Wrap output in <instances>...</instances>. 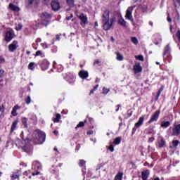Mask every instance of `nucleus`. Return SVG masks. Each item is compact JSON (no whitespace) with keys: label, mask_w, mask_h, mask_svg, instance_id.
<instances>
[{"label":"nucleus","mask_w":180,"mask_h":180,"mask_svg":"<svg viewBox=\"0 0 180 180\" xmlns=\"http://www.w3.org/2000/svg\"><path fill=\"white\" fill-rule=\"evenodd\" d=\"M110 11L109 10H105L103 11L102 15L103 21V29L104 30H110L115 23V18H110Z\"/></svg>","instance_id":"f257e3e1"},{"label":"nucleus","mask_w":180,"mask_h":180,"mask_svg":"<svg viewBox=\"0 0 180 180\" xmlns=\"http://www.w3.org/2000/svg\"><path fill=\"white\" fill-rule=\"evenodd\" d=\"M33 139L36 144H43L46 140V134L40 130H37L33 134Z\"/></svg>","instance_id":"f03ea898"},{"label":"nucleus","mask_w":180,"mask_h":180,"mask_svg":"<svg viewBox=\"0 0 180 180\" xmlns=\"http://www.w3.org/2000/svg\"><path fill=\"white\" fill-rule=\"evenodd\" d=\"M136 8V6H129L127 8L125 14V19L127 20H130V22H133L134 20L133 19V10Z\"/></svg>","instance_id":"7ed1b4c3"},{"label":"nucleus","mask_w":180,"mask_h":180,"mask_svg":"<svg viewBox=\"0 0 180 180\" xmlns=\"http://www.w3.org/2000/svg\"><path fill=\"white\" fill-rule=\"evenodd\" d=\"M77 17L80 20V25L82 27H85L86 25H88V17L84 13L77 14Z\"/></svg>","instance_id":"20e7f679"},{"label":"nucleus","mask_w":180,"mask_h":180,"mask_svg":"<svg viewBox=\"0 0 180 180\" xmlns=\"http://www.w3.org/2000/svg\"><path fill=\"white\" fill-rule=\"evenodd\" d=\"M40 18L41 20L43 21L42 23L45 26H47L49 25V19L51 18V15L47 12H44L40 15Z\"/></svg>","instance_id":"39448f33"},{"label":"nucleus","mask_w":180,"mask_h":180,"mask_svg":"<svg viewBox=\"0 0 180 180\" xmlns=\"http://www.w3.org/2000/svg\"><path fill=\"white\" fill-rule=\"evenodd\" d=\"M13 37H15V34L13 33V30H10L6 32V36H5L6 41H11V40H12Z\"/></svg>","instance_id":"423d86ee"},{"label":"nucleus","mask_w":180,"mask_h":180,"mask_svg":"<svg viewBox=\"0 0 180 180\" xmlns=\"http://www.w3.org/2000/svg\"><path fill=\"white\" fill-rule=\"evenodd\" d=\"M51 8L53 11H55V12H57L60 9V3L58 2V0H52L51 3Z\"/></svg>","instance_id":"0eeeda50"},{"label":"nucleus","mask_w":180,"mask_h":180,"mask_svg":"<svg viewBox=\"0 0 180 180\" xmlns=\"http://www.w3.org/2000/svg\"><path fill=\"white\" fill-rule=\"evenodd\" d=\"M134 74H139L143 71V68H141V64L140 63H135L133 67Z\"/></svg>","instance_id":"6e6552de"},{"label":"nucleus","mask_w":180,"mask_h":180,"mask_svg":"<svg viewBox=\"0 0 180 180\" xmlns=\"http://www.w3.org/2000/svg\"><path fill=\"white\" fill-rule=\"evenodd\" d=\"M158 117H160V111L157 110L151 116L150 119L148 121V123H153V122H157L158 120Z\"/></svg>","instance_id":"1a4fd4ad"},{"label":"nucleus","mask_w":180,"mask_h":180,"mask_svg":"<svg viewBox=\"0 0 180 180\" xmlns=\"http://www.w3.org/2000/svg\"><path fill=\"white\" fill-rule=\"evenodd\" d=\"M40 0H26V6H30V5H39Z\"/></svg>","instance_id":"9d476101"},{"label":"nucleus","mask_w":180,"mask_h":180,"mask_svg":"<svg viewBox=\"0 0 180 180\" xmlns=\"http://www.w3.org/2000/svg\"><path fill=\"white\" fill-rule=\"evenodd\" d=\"M16 49H18V41H13L12 44H11L8 46V50L9 51L13 52L14 50H16Z\"/></svg>","instance_id":"9b49d317"},{"label":"nucleus","mask_w":180,"mask_h":180,"mask_svg":"<svg viewBox=\"0 0 180 180\" xmlns=\"http://www.w3.org/2000/svg\"><path fill=\"white\" fill-rule=\"evenodd\" d=\"M32 169H34L35 171L41 169V165H40V162H39L37 161H34L32 163Z\"/></svg>","instance_id":"f8f14e48"},{"label":"nucleus","mask_w":180,"mask_h":180,"mask_svg":"<svg viewBox=\"0 0 180 180\" xmlns=\"http://www.w3.org/2000/svg\"><path fill=\"white\" fill-rule=\"evenodd\" d=\"M79 76L80 78H82V79H85V78H88L89 74L88 72L82 70L79 72Z\"/></svg>","instance_id":"ddd939ff"},{"label":"nucleus","mask_w":180,"mask_h":180,"mask_svg":"<svg viewBox=\"0 0 180 180\" xmlns=\"http://www.w3.org/2000/svg\"><path fill=\"white\" fill-rule=\"evenodd\" d=\"M178 134H180V124L176 125L173 129V135L178 136Z\"/></svg>","instance_id":"4468645a"},{"label":"nucleus","mask_w":180,"mask_h":180,"mask_svg":"<svg viewBox=\"0 0 180 180\" xmlns=\"http://www.w3.org/2000/svg\"><path fill=\"white\" fill-rule=\"evenodd\" d=\"M150 176V170H144L142 172V179L147 180L148 176Z\"/></svg>","instance_id":"2eb2a0df"},{"label":"nucleus","mask_w":180,"mask_h":180,"mask_svg":"<svg viewBox=\"0 0 180 180\" xmlns=\"http://www.w3.org/2000/svg\"><path fill=\"white\" fill-rule=\"evenodd\" d=\"M20 147L25 153H32V147L29 146V145L20 146Z\"/></svg>","instance_id":"dca6fc26"},{"label":"nucleus","mask_w":180,"mask_h":180,"mask_svg":"<svg viewBox=\"0 0 180 180\" xmlns=\"http://www.w3.org/2000/svg\"><path fill=\"white\" fill-rule=\"evenodd\" d=\"M143 123H144V117H140L137 123L135 124V127L138 129V127L142 126Z\"/></svg>","instance_id":"f3484780"},{"label":"nucleus","mask_w":180,"mask_h":180,"mask_svg":"<svg viewBox=\"0 0 180 180\" xmlns=\"http://www.w3.org/2000/svg\"><path fill=\"white\" fill-rule=\"evenodd\" d=\"M9 8L11 11H14V12H19V11H20V8H19L17 6H15L13 4H10Z\"/></svg>","instance_id":"a211bd4d"},{"label":"nucleus","mask_w":180,"mask_h":180,"mask_svg":"<svg viewBox=\"0 0 180 180\" xmlns=\"http://www.w3.org/2000/svg\"><path fill=\"white\" fill-rule=\"evenodd\" d=\"M123 179V172H119L115 176L114 180H122Z\"/></svg>","instance_id":"6ab92c4d"},{"label":"nucleus","mask_w":180,"mask_h":180,"mask_svg":"<svg viewBox=\"0 0 180 180\" xmlns=\"http://www.w3.org/2000/svg\"><path fill=\"white\" fill-rule=\"evenodd\" d=\"M171 123L169 121H163L161 123L160 127H163V129H167V127H169Z\"/></svg>","instance_id":"aec40b11"},{"label":"nucleus","mask_w":180,"mask_h":180,"mask_svg":"<svg viewBox=\"0 0 180 180\" xmlns=\"http://www.w3.org/2000/svg\"><path fill=\"white\" fill-rule=\"evenodd\" d=\"M118 25H120V26H122L123 27H126L127 22L124 20V19L121 18L118 20Z\"/></svg>","instance_id":"412c9836"},{"label":"nucleus","mask_w":180,"mask_h":180,"mask_svg":"<svg viewBox=\"0 0 180 180\" xmlns=\"http://www.w3.org/2000/svg\"><path fill=\"white\" fill-rule=\"evenodd\" d=\"M18 123H19V121L15 120L13 122L11 125V131H15L16 130V127H18Z\"/></svg>","instance_id":"4be33fe9"},{"label":"nucleus","mask_w":180,"mask_h":180,"mask_svg":"<svg viewBox=\"0 0 180 180\" xmlns=\"http://www.w3.org/2000/svg\"><path fill=\"white\" fill-rule=\"evenodd\" d=\"M122 141V138L121 137H117L113 141V144H115L116 146H119Z\"/></svg>","instance_id":"5701e85b"},{"label":"nucleus","mask_w":180,"mask_h":180,"mask_svg":"<svg viewBox=\"0 0 180 180\" xmlns=\"http://www.w3.org/2000/svg\"><path fill=\"white\" fill-rule=\"evenodd\" d=\"M158 146L160 148L164 147L165 146V141L162 139L158 140Z\"/></svg>","instance_id":"b1692460"},{"label":"nucleus","mask_w":180,"mask_h":180,"mask_svg":"<svg viewBox=\"0 0 180 180\" xmlns=\"http://www.w3.org/2000/svg\"><path fill=\"white\" fill-rule=\"evenodd\" d=\"M60 119H61V115L60 114H56V117L53 118V123H58Z\"/></svg>","instance_id":"393cba45"},{"label":"nucleus","mask_w":180,"mask_h":180,"mask_svg":"<svg viewBox=\"0 0 180 180\" xmlns=\"http://www.w3.org/2000/svg\"><path fill=\"white\" fill-rule=\"evenodd\" d=\"M20 174V170H18L15 174H13L11 178L13 179H18L19 178V174Z\"/></svg>","instance_id":"a878e982"},{"label":"nucleus","mask_w":180,"mask_h":180,"mask_svg":"<svg viewBox=\"0 0 180 180\" xmlns=\"http://www.w3.org/2000/svg\"><path fill=\"white\" fill-rule=\"evenodd\" d=\"M131 41L133 43V44H135V46H137L139 44V39L136 37H131Z\"/></svg>","instance_id":"bb28decb"},{"label":"nucleus","mask_w":180,"mask_h":180,"mask_svg":"<svg viewBox=\"0 0 180 180\" xmlns=\"http://www.w3.org/2000/svg\"><path fill=\"white\" fill-rule=\"evenodd\" d=\"M124 58H123V55L120 54V53H117V60L118 61H123Z\"/></svg>","instance_id":"cd10ccee"},{"label":"nucleus","mask_w":180,"mask_h":180,"mask_svg":"<svg viewBox=\"0 0 180 180\" xmlns=\"http://www.w3.org/2000/svg\"><path fill=\"white\" fill-rule=\"evenodd\" d=\"M39 56H41V57H44V53L41 51H37L35 54V57H39Z\"/></svg>","instance_id":"c85d7f7f"},{"label":"nucleus","mask_w":180,"mask_h":180,"mask_svg":"<svg viewBox=\"0 0 180 180\" xmlns=\"http://www.w3.org/2000/svg\"><path fill=\"white\" fill-rule=\"evenodd\" d=\"M135 58L139 61H144V57H143V55L135 56Z\"/></svg>","instance_id":"c756f323"},{"label":"nucleus","mask_w":180,"mask_h":180,"mask_svg":"<svg viewBox=\"0 0 180 180\" xmlns=\"http://www.w3.org/2000/svg\"><path fill=\"white\" fill-rule=\"evenodd\" d=\"M169 50H170L169 46L167 45V46L165 47V51H164V53H163V56H166V54H168V53H169Z\"/></svg>","instance_id":"7c9ffc66"},{"label":"nucleus","mask_w":180,"mask_h":180,"mask_svg":"<svg viewBox=\"0 0 180 180\" xmlns=\"http://www.w3.org/2000/svg\"><path fill=\"white\" fill-rule=\"evenodd\" d=\"M29 70H34V63L32 62L29 64L28 66Z\"/></svg>","instance_id":"2f4dec72"},{"label":"nucleus","mask_w":180,"mask_h":180,"mask_svg":"<svg viewBox=\"0 0 180 180\" xmlns=\"http://www.w3.org/2000/svg\"><path fill=\"white\" fill-rule=\"evenodd\" d=\"M69 6H74V0H66Z\"/></svg>","instance_id":"473e14b6"},{"label":"nucleus","mask_w":180,"mask_h":180,"mask_svg":"<svg viewBox=\"0 0 180 180\" xmlns=\"http://www.w3.org/2000/svg\"><path fill=\"white\" fill-rule=\"evenodd\" d=\"M109 89H108V88H105V87H103V94H104V95H106L108 92H109Z\"/></svg>","instance_id":"72a5a7b5"},{"label":"nucleus","mask_w":180,"mask_h":180,"mask_svg":"<svg viewBox=\"0 0 180 180\" xmlns=\"http://www.w3.org/2000/svg\"><path fill=\"white\" fill-rule=\"evenodd\" d=\"M84 125L85 123H84V122H80L76 127V129H78V127H84Z\"/></svg>","instance_id":"f704fd0d"},{"label":"nucleus","mask_w":180,"mask_h":180,"mask_svg":"<svg viewBox=\"0 0 180 180\" xmlns=\"http://www.w3.org/2000/svg\"><path fill=\"white\" fill-rule=\"evenodd\" d=\"M172 144L174 147H177L178 144H179V141L178 140L173 141Z\"/></svg>","instance_id":"c9c22d12"},{"label":"nucleus","mask_w":180,"mask_h":180,"mask_svg":"<svg viewBox=\"0 0 180 180\" xmlns=\"http://www.w3.org/2000/svg\"><path fill=\"white\" fill-rule=\"evenodd\" d=\"M22 25L21 24H18V25H17L15 26V30H22Z\"/></svg>","instance_id":"e433bc0d"},{"label":"nucleus","mask_w":180,"mask_h":180,"mask_svg":"<svg viewBox=\"0 0 180 180\" xmlns=\"http://www.w3.org/2000/svg\"><path fill=\"white\" fill-rule=\"evenodd\" d=\"M41 46L42 49H47L49 47V46L47 45L46 43H41Z\"/></svg>","instance_id":"4c0bfd02"},{"label":"nucleus","mask_w":180,"mask_h":180,"mask_svg":"<svg viewBox=\"0 0 180 180\" xmlns=\"http://www.w3.org/2000/svg\"><path fill=\"white\" fill-rule=\"evenodd\" d=\"M98 86H99V85H96V86H94V89L90 91V95H92V94H94V91L98 89Z\"/></svg>","instance_id":"58836bf2"},{"label":"nucleus","mask_w":180,"mask_h":180,"mask_svg":"<svg viewBox=\"0 0 180 180\" xmlns=\"http://www.w3.org/2000/svg\"><path fill=\"white\" fill-rule=\"evenodd\" d=\"M161 40H162V39L161 38V36H158V39H156V42H155V44L156 45L158 44V41H161Z\"/></svg>","instance_id":"ea45409f"},{"label":"nucleus","mask_w":180,"mask_h":180,"mask_svg":"<svg viewBox=\"0 0 180 180\" xmlns=\"http://www.w3.org/2000/svg\"><path fill=\"white\" fill-rule=\"evenodd\" d=\"M30 102H32V100H31V98H30V96H28V97H27V99H26V103H27V105H29V103H30Z\"/></svg>","instance_id":"a19ab883"},{"label":"nucleus","mask_w":180,"mask_h":180,"mask_svg":"<svg viewBox=\"0 0 180 180\" xmlns=\"http://www.w3.org/2000/svg\"><path fill=\"white\" fill-rule=\"evenodd\" d=\"M79 165L80 167H84V165H85V161L84 160H80L79 162Z\"/></svg>","instance_id":"79ce46f5"},{"label":"nucleus","mask_w":180,"mask_h":180,"mask_svg":"<svg viewBox=\"0 0 180 180\" xmlns=\"http://www.w3.org/2000/svg\"><path fill=\"white\" fill-rule=\"evenodd\" d=\"M108 150L111 152L113 153L115 151V148H113L112 145H110L108 148Z\"/></svg>","instance_id":"37998d69"},{"label":"nucleus","mask_w":180,"mask_h":180,"mask_svg":"<svg viewBox=\"0 0 180 180\" xmlns=\"http://www.w3.org/2000/svg\"><path fill=\"white\" fill-rule=\"evenodd\" d=\"M11 115H13V116H18V113L16 112V110H12V111H11Z\"/></svg>","instance_id":"c03bdc74"},{"label":"nucleus","mask_w":180,"mask_h":180,"mask_svg":"<svg viewBox=\"0 0 180 180\" xmlns=\"http://www.w3.org/2000/svg\"><path fill=\"white\" fill-rule=\"evenodd\" d=\"M20 107L19 106V105H15L13 108V109L14 110H18V109H20Z\"/></svg>","instance_id":"a18cd8bd"},{"label":"nucleus","mask_w":180,"mask_h":180,"mask_svg":"<svg viewBox=\"0 0 180 180\" xmlns=\"http://www.w3.org/2000/svg\"><path fill=\"white\" fill-rule=\"evenodd\" d=\"M4 72H4V70H0V78L2 77H4Z\"/></svg>","instance_id":"49530a36"},{"label":"nucleus","mask_w":180,"mask_h":180,"mask_svg":"<svg viewBox=\"0 0 180 180\" xmlns=\"http://www.w3.org/2000/svg\"><path fill=\"white\" fill-rule=\"evenodd\" d=\"M4 106L2 105H0V112H1V113H4Z\"/></svg>","instance_id":"de8ad7c7"},{"label":"nucleus","mask_w":180,"mask_h":180,"mask_svg":"<svg viewBox=\"0 0 180 180\" xmlns=\"http://www.w3.org/2000/svg\"><path fill=\"white\" fill-rule=\"evenodd\" d=\"M44 63L45 64H46V67H47V68L49 67V65H50V63H49V61H47V60H44Z\"/></svg>","instance_id":"09e8293b"},{"label":"nucleus","mask_w":180,"mask_h":180,"mask_svg":"<svg viewBox=\"0 0 180 180\" xmlns=\"http://www.w3.org/2000/svg\"><path fill=\"white\" fill-rule=\"evenodd\" d=\"M26 141H27V143H29V139L22 140V144H26Z\"/></svg>","instance_id":"8fccbe9b"},{"label":"nucleus","mask_w":180,"mask_h":180,"mask_svg":"<svg viewBox=\"0 0 180 180\" xmlns=\"http://www.w3.org/2000/svg\"><path fill=\"white\" fill-rule=\"evenodd\" d=\"M53 134H55V136H58V131H53Z\"/></svg>","instance_id":"3c124183"},{"label":"nucleus","mask_w":180,"mask_h":180,"mask_svg":"<svg viewBox=\"0 0 180 180\" xmlns=\"http://www.w3.org/2000/svg\"><path fill=\"white\" fill-rule=\"evenodd\" d=\"M39 174H40L39 172H37V173H32L33 176H34V175H39Z\"/></svg>","instance_id":"603ef678"},{"label":"nucleus","mask_w":180,"mask_h":180,"mask_svg":"<svg viewBox=\"0 0 180 180\" xmlns=\"http://www.w3.org/2000/svg\"><path fill=\"white\" fill-rule=\"evenodd\" d=\"M110 40H111V41H112V43L115 42V38H113V37H110Z\"/></svg>","instance_id":"864d4df0"},{"label":"nucleus","mask_w":180,"mask_h":180,"mask_svg":"<svg viewBox=\"0 0 180 180\" xmlns=\"http://www.w3.org/2000/svg\"><path fill=\"white\" fill-rule=\"evenodd\" d=\"M167 21L171 22L172 20H171V18L169 16L167 17Z\"/></svg>","instance_id":"5fc2aeb1"},{"label":"nucleus","mask_w":180,"mask_h":180,"mask_svg":"<svg viewBox=\"0 0 180 180\" xmlns=\"http://www.w3.org/2000/svg\"><path fill=\"white\" fill-rule=\"evenodd\" d=\"M71 18H72V14H71L70 17H67V20H70Z\"/></svg>","instance_id":"6e6d98bb"},{"label":"nucleus","mask_w":180,"mask_h":180,"mask_svg":"<svg viewBox=\"0 0 180 180\" xmlns=\"http://www.w3.org/2000/svg\"><path fill=\"white\" fill-rule=\"evenodd\" d=\"M120 106V105H117V110H116V112H118L119 111V107Z\"/></svg>","instance_id":"4d7b16f0"},{"label":"nucleus","mask_w":180,"mask_h":180,"mask_svg":"<svg viewBox=\"0 0 180 180\" xmlns=\"http://www.w3.org/2000/svg\"><path fill=\"white\" fill-rule=\"evenodd\" d=\"M94 64H99V60L94 61Z\"/></svg>","instance_id":"13d9d810"},{"label":"nucleus","mask_w":180,"mask_h":180,"mask_svg":"<svg viewBox=\"0 0 180 180\" xmlns=\"http://www.w3.org/2000/svg\"><path fill=\"white\" fill-rule=\"evenodd\" d=\"M160 94H161L160 92H159V93L158 94L157 99H158V96H160Z\"/></svg>","instance_id":"bf43d9fd"},{"label":"nucleus","mask_w":180,"mask_h":180,"mask_svg":"<svg viewBox=\"0 0 180 180\" xmlns=\"http://www.w3.org/2000/svg\"><path fill=\"white\" fill-rule=\"evenodd\" d=\"M150 26H153V22H149Z\"/></svg>","instance_id":"052dcab7"},{"label":"nucleus","mask_w":180,"mask_h":180,"mask_svg":"<svg viewBox=\"0 0 180 180\" xmlns=\"http://www.w3.org/2000/svg\"><path fill=\"white\" fill-rule=\"evenodd\" d=\"M170 32H172V26H170Z\"/></svg>","instance_id":"680f3d73"},{"label":"nucleus","mask_w":180,"mask_h":180,"mask_svg":"<svg viewBox=\"0 0 180 180\" xmlns=\"http://www.w3.org/2000/svg\"><path fill=\"white\" fill-rule=\"evenodd\" d=\"M95 26H98V22H95Z\"/></svg>","instance_id":"e2e57ef3"},{"label":"nucleus","mask_w":180,"mask_h":180,"mask_svg":"<svg viewBox=\"0 0 180 180\" xmlns=\"http://www.w3.org/2000/svg\"><path fill=\"white\" fill-rule=\"evenodd\" d=\"M155 180H160V178H156V179H155Z\"/></svg>","instance_id":"0e129e2a"},{"label":"nucleus","mask_w":180,"mask_h":180,"mask_svg":"<svg viewBox=\"0 0 180 180\" xmlns=\"http://www.w3.org/2000/svg\"><path fill=\"white\" fill-rule=\"evenodd\" d=\"M27 54H30V51H27Z\"/></svg>","instance_id":"69168bd1"},{"label":"nucleus","mask_w":180,"mask_h":180,"mask_svg":"<svg viewBox=\"0 0 180 180\" xmlns=\"http://www.w3.org/2000/svg\"><path fill=\"white\" fill-rule=\"evenodd\" d=\"M138 0H133L134 2H137Z\"/></svg>","instance_id":"338daca9"},{"label":"nucleus","mask_w":180,"mask_h":180,"mask_svg":"<svg viewBox=\"0 0 180 180\" xmlns=\"http://www.w3.org/2000/svg\"><path fill=\"white\" fill-rule=\"evenodd\" d=\"M175 1H176V2H180V0H175Z\"/></svg>","instance_id":"774afa93"}]
</instances>
